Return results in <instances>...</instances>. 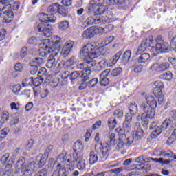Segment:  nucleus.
<instances>
[{
    "label": "nucleus",
    "mask_w": 176,
    "mask_h": 176,
    "mask_svg": "<svg viewBox=\"0 0 176 176\" xmlns=\"http://www.w3.org/2000/svg\"><path fill=\"white\" fill-rule=\"evenodd\" d=\"M104 48L98 47V43L91 42L86 44L81 50L80 54L84 57L85 61L76 66V69H82V71H74L70 74L69 80H76L81 79L84 82L89 80V75L96 71V65L97 63L94 58H97L102 54Z\"/></svg>",
    "instance_id": "f257e3e1"
},
{
    "label": "nucleus",
    "mask_w": 176,
    "mask_h": 176,
    "mask_svg": "<svg viewBox=\"0 0 176 176\" xmlns=\"http://www.w3.org/2000/svg\"><path fill=\"white\" fill-rule=\"evenodd\" d=\"M61 45H63V41L61 37L58 36H53L51 41L49 38L44 39L40 44L38 54L41 57H46L47 56L49 57L50 54H53L50 50L54 52L56 47H59Z\"/></svg>",
    "instance_id": "f03ea898"
},
{
    "label": "nucleus",
    "mask_w": 176,
    "mask_h": 176,
    "mask_svg": "<svg viewBox=\"0 0 176 176\" xmlns=\"http://www.w3.org/2000/svg\"><path fill=\"white\" fill-rule=\"evenodd\" d=\"M109 149V144L107 143H97L95 145V151H91L89 153V164H96L97 162H105L108 159Z\"/></svg>",
    "instance_id": "7ed1b4c3"
},
{
    "label": "nucleus",
    "mask_w": 176,
    "mask_h": 176,
    "mask_svg": "<svg viewBox=\"0 0 176 176\" xmlns=\"http://www.w3.org/2000/svg\"><path fill=\"white\" fill-rule=\"evenodd\" d=\"M74 157L71 155H67V153L63 152L56 158V164H57V168H65L67 170H74Z\"/></svg>",
    "instance_id": "20e7f679"
},
{
    "label": "nucleus",
    "mask_w": 176,
    "mask_h": 176,
    "mask_svg": "<svg viewBox=\"0 0 176 176\" xmlns=\"http://www.w3.org/2000/svg\"><path fill=\"white\" fill-rule=\"evenodd\" d=\"M105 2V0L91 1L87 6V14L94 16H98V14H102L108 10L107 6L102 5Z\"/></svg>",
    "instance_id": "39448f33"
},
{
    "label": "nucleus",
    "mask_w": 176,
    "mask_h": 176,
    "mask_svg": "<svg viewBox=\"0 0 176 176\" xmlns=\"http://www.w3.org/2000/svg\"><path fill=\"white\" fill-rule=\"evenodd\" d=\"M15 168L16 174H19L21 170V173H23L22 176H32L34 168H35V162H31L27 166H25V158H19L16 162Z\"/></svg>",
    "instance_id": "423d86ee"
},
{
    "label": "nucleus",
    "mask_w": 176,
    "mask_h": 176,
    "mask_svg": "<svg viewBox=\"0 0 176 176\" xmlns=\"http://www.w3.org/2000/svg\"><path fill=\"white\" fill-rule=\"evenodd\" d=\"M170 45L168 43L164 42L162 36H158L155 40L154 47L150 50L153 56H157L159 53H167Z\"/></svg>",
    "instance_id": "0eeeda50"
},
{
    "label": "nucleus",
    "mask_w": 176,
    "mask_h": 176,
    "mask_svg": "<svg viewBox=\"0 0 176 176\" xmlns=\"http://www.w3.org/2000/svg\"><path fill=\"white\" fill-rule=\"evenodd\" d=\"M129 111L131 116L127 114L125 116V121L123 124L124 129L128 133L130 131V130H131V122L133 120L132 116H135V115L138 113V106L135 102H133L129 104Z\"/></svg>",
    "instance_id": "6e6552de"
},
{
    "label": "nucleus",
    "mask_w": 176,
    "mask_h": 176,
    "mask_svg": "<svg viewBox=\"0 0 176 176\" xmlns=\"http://www.w3.org/2000/svg\"><path fill=\"white\" fill-rule=\"evenodd\" d=\"M13 163H14V159L10 157L9 153L3 155L0 160V164L3 165V167L0 166V176L4 173L8 174V171L12 173V166H13Z\"/></svg>",
    "instance_id": "1a4fd4ad"
},
{
    "label": "nucleus",
    "mask_w": 176,
    "mask_h": 176,
    "mask_svg": "<svg viewBox=\"0 0 176 176\" xmlns=\"http://www.w3.org/2000/svg\"><path fill=\"white\" fill-rule=\"evenodd\" d=\"M168 127H171V129H174L175 127V124L173 120L171 119H166L161 124V126H157L151 133V137L152 139L157 138L160 134H162V131H164V130H167Z\"/></svg>",
    "instance_id": "9d476101"
},
{
    "label": "nucleus",
    "mask_w": 176,
    "mask_h": 176,
    "mask_svg": "<svg viewBox=\"0 0 176 176\" xmlns=\"http://www.w3.org/2000/svg\"><path fill=\"white\" fill-rule=\"evenodd\" d=\"M111 20H112V16L98 14V16L94 18H93V16H89L85 22V24H87V25H93V24H105L106 23H111Z\"/></svg>",
    "instance_id": "9b49d317"
},
{
    "label": "nucleus",
    "mask_w": 176,
    "mask_h": 176,
    "mask_svg": "<svg viewBox=\"0 0 176 176\" xmlns=\"http://www.w3.org/2000/svg\"><path fill=\"white\" fill-rule=\"evenodd\" d=\"M163 87H164V84L162 81H156L154 83L153 92L156 100L158 101L159 105H162L164 102V95H163V92L162 91Z\"/></svg>",
    "instance_id": "f8f14e48"
},
{
    "label": "nucleus",
    "mask_w": 176,
    "mask_h": 176,
    "mask_svg": "<svg viewBox=\"0 0 176 176\" xmlns=\"http://www.w3.org/2000/svg\"><path fill=\"white\" fill-rule=\"evenodd\" d=\"M141 108L145 112L142 114V122L144 124H148V123H149L148 119H153V118H155V109L148 107L146 103H142Z\"/></svg>",
    "instance_id": "ddd939ff"
},
{
    "label": "nucleus",
    "mask_w": 176,
    "mask_h": 176,
    "mask_svg": "<svg viewBox=\"0 0 176 176\" xmlns=\"http://www.w3.org/2000/svg\"><path fill=\"white\" fill-rule=\"evenodd\" d=\"M61 50V45L59 47H56L54 50H50V52H51L50 55L48 56V60L47 62L46 67L47 68H54L56 65H57V62L56 60H58V53Z\"/></svg>",
    "instance_id": "4468645a"
},
{
    "label": "nucleus",
    "mask_w": 176,
    "mask_h": 176,
    "mask_svg": "<svg viewBox=\"0 0 176 176\" xmlns=\"http://www.w3.org/2000/svg\"><path fill=\"white\" fill-rule=\"evenodd\" d=\"M155 46V40L153 38L151 39H146L142 42V43L139 45L138 50L136 52V55L138 56L145 52L148 47H153Z\"/></svg>",
    "instance_id": "2eb2a0df"
},
{
    "label": "nucleus",
    "mask_w": 176,
    "mask_h": 176,
    "mask_svg": "<svg viewBox=\"0 0 176 176\" xmlns=\"http://www.w3.org/2000/svg\"><path fill=\"white\" fill-rule=\"evenodd\" d=\"M116 131L118 133L119 138L116 149V151H120L121 149H123L126 145H127L126 143V133H124L123 129L120 128H118Z\"/></svg>",
    "instance_id": "dca6fc26"
},
{
    "label": "nucleus",
    "mask_w": 176,
    "mask_h": 176,
    "mask_svg": "<svg viewBox=\"0 0 176 176\" xmlns=\"http://www.w3.org/2000/svg\"><path fill=\"white\" fill-rule=\"evenodd\" d=\"M37 30L39 32H43V36L46 38L52 35V26L45 22H40L37 25Z\"/></svg>",
    "instance_id": "f3484780"
},
{
    "label": "nucleus",
    "mask_w": 176,
    "mask_h": 176,
    "mask_svg": "<svg viewBox=\"0 0 176 176\" xmlns=\"http://www.w3.org/2000/svg\"><path fill=\"white\" fill-rule=\"evenodd\" d=\"M74 157V163L76 162V167L80 171H85L86 170V160L83 158L82 155H76Z\"/></svg>",
    "instance_id": "a211bd4d"
},
{
    "label": "nucleus",
    "mask_w": 176,
    "mask_h": 176,
    "mask_svg": "<svg viewBox=\"0 0 176 176\" xmlns=\"http://www.w3.org/2000/svg\"><path fill=\"white\" fill-rule=\"evenodd\" d=\"M74 43L72 41H66L61 49V51H60L61 56H63L64 57H67V56H68V54L71 53V50L74 49Z\"/></svg>",
    "instance_id": "6ab92c4d"
},
{
    "label": "nucleus",
    "mask_w": 176,
    "mask_h": 176,
    "mask_svg": "<svg viewBox=\"0 0 176 176\" xmlns=\"http://www.w3.org/2000/svg\"><path fill=\"white\" fill-rule=\"evenodd\" d=\"M98 34H100L98 28L90 27L84 31L82 37L85 39H91L94 35H98Z\"/></svg>",
    "instance_id": "aec40b11"
},
{
    "label": "nucleus",
    "mask_w": 176,
    "mask_h": 176,
    "mask_svg": "<svg viewBox=\"0 0 176 176\" xmlns=\"http://www.w3.org/2000/svg\"><path fill=\"white\" fill-rule=\"evenodd\" d=\"M56 20V18L54 15H52L50 14H45V12H42L40 14V21L41 23H54Z\"/></svg>",
    "instance_id": "412c9836"
},
{
    "label": "nucleus",
    "mask_w": 176,
    "mask_h": 176,
    "mask_svg": "<svg viewBox=\"0 0 176 176\" xmlns=\"http://www.w3.org/2000/svg\"><path fill=\"white\" fill-rule=\"evenodd\" d=\"M105 138H107L109 142L110 146H115L118 142L116 141V134L112 131H108L104 135Z\"/></svg>",
    "instance_id": "4be33fe9"
},
{
    "label": "nucleus",
    "mask_w": 176,
    "mask_h": 176,
    "mask_svg": "<svg viewBox=\"0 0 176 176\" xmlns=\"http://www.w3.org/2000/svg\"><path fill=\"white\" fill-rule=\"evenodd\" d=\"M146 102L148 105L149 108H151V109H156V107H157V101L155 96H147L146 98Z\"/></svg>",
    "instance_id": "5701e85b"
},
{
    "label": "nucleus",
    "mask_w": 176,
    "mask_h": 176,
    "mask_svg": "<svg viewBox=\"0 0 176 176\" xmlns=\"http://www.w3.org/2000/svg\"><path fill=\"white\" fill-rule=\"evenodd\" d=\"M73 149L75 153L73 155V157H76V155H80V152H82L84 149L83 144L81 142H76L74 144Z\"/></svg>",
    "instance_id": "b1692460"
},
{
    "label": "nucleus",
    "mask_w": 176,
    "mask_h": 176,
    "mask_svg": "<svg viewBox=\"0 0 176 176\" xmlns=\"http://www.w3.org/2000/svg\"><path fill=\"white\" fill-rule=\"evenodd\" d=\"M36 160L37 164H38V167H40V168H42V167H43V166H45V164H46L47 157L42 154H39L36 157Z\"/></svg>",
    "instance_id": "393cba45"
},
{
    "label": "nucleus",
    "mask_w": 176,
    "mask_h": 176,
    "mask_svg": "<svg viewBox=\"0 0 176 176\" xmlns=\"http://www.w3.org/2000/svg\"><path fill=\"white\" fill-rule=\"evenodd\" d=\"M131 57V50H127L126 51L122 56L121 58V63L124 65L125 64H127L129 61H130V58Z\"/></svg>",
    "instance_id": "a878e982"
},
{
    "label": "nucleus",
    "mask_w": 176,
    "mask_h": 176,
    "mask_svg": "<svg viewBox=\"0 0 176 176\" xmlns=\"http://www.w3.org/2000/svg\"><path fill=\"white\" fill-rule=\"evenodd\" d=\"M120 56H122V52H118L116 53L111 59L110 62L108 63L107 65L108 67H113L118 61H119V58H120Z\"/></svg>",
    "instance_id": "bb28decb"
},
{
    "label": "nucleus",
    "mask_w": 176,
    "mask_h": 176,
    "mask_svg": "<svg viewBox=\"0 0 176 176\" xmlns=\"http://www.w3.org/2000/svg\"><path fill=\"white\" fill-rule=\"evenodd\" d=\"M59 7L60 4L55 3L48 7L47 12L48 13H51V15L54 16L56 13H58Z\"/></svg>",
    "instance_id": "cd10ccee"
},
{
    "label": "nucleus",
    "mask_w": 176,
    "mask_h": 176,
    "mask_svg": "<svg viewBox=\"0 0 176 176\" xmlns=\"http://www.w3.org/2000/svg\"><path fill=\"white\" fill-rule=\"evenodd\" d=\"M149 58H151V55L148 53H144L138 58V63L139 64H145L149 61Z\"/></svg>",
    "instance_id": "c85d7f7f"
},
{
    "label": "nucleus",
    "mask_w": 176,
    "mask_h": 176,
    "mask_svg": "<svg viewBox=\"0 0 176 176\" xmlns=\"http://www.w3.org/2000/svg\"><path fill=\"white\" fill-rule=\"evenodd\" d=\"M99 34H108V32H111L112 30H113V25L108 24L105 26V28H98Z\"/></svg>",
    "instance_id": "c756f323"
},
{
    "label": "nucleus",
    "mask_w": 176,
    "mask_h": 176,
    "mask_svg": "<svg viewBox=\"0 0 176 176\" xmlns=\"http://www.w3.org/2000/svg\"><path fill=\"white\" fill-rule=\"evenodd\" d=\"M43 64H45V61L42 58H36L34 60L30 62V65H32V67H35L36 68L43 65Z\"/></svg>",
    "instance_id": "7c9ffc66"
},
{
    "label": "nucleus",
    "mask_w": 176,
    "mask_h": 176,
    "mask_svg": "<svg viewBox=\"0 0 176 176\" xmlns=\"http://www.w3.org/2000/svg\"><path fill=\"white\" fill-rule=\"evenodd\" d=\"M58 171H54L52 176H68V172L65 168H57Z\"/></svg>",
    "instance_id": "2f4dec72"
},
{
    "label": "nucleus",
    "mask_w": 176,
    "mask_h": 176,
    "mask_svg": "<svg viewBox=\"0 0 176 176\" xmlns=\"http://www.w3.org/2000/svg\"><path fill=\"white\" fill-rule=\"evenodd\" d=\"M10 90L17 96L21 91V85L20 84H11L10 85Z\"/></svg>",
    "instance_id": "473e14b6"
},
{
    "label": "nucleus",
    "mask_w": 176,
    "mask_h": 176,
    "mask_svg": "<svg viewBox=\"0 0 176 176\" xmlns=\"http://www.w3.org/2000/svg\"><path fill=\"white\" fill-rule=\"evenodd\" d=\"M13 16L14 14L12 10H5L0 12L1 19H12Z\"/></svg>",
    "instance_id": "72a5a7b5"
},
{
    "label": "nucleus",
    "mask_w": 176,
    "mask_h": 176,
    "mask_svg": "<svg viewBox=\"0 0 176 176\" xmlns=\"http://www.w3.org/2000/svg\"><path fill=\"white\" fill-rule=\"evenodd\" d=\"M107 123L110 130H113V129H115L118 124L116 122V118H115V117H111L109 118Z\"/></svg>",
    "instance_id": "f704fd0d"
},
{
    "label": "nucleus",
    "mask_w": 176,
    "mask_h": 176,
    "mask_svg": "<svg viewBox=\"0 0 176 176\" xmlns=\"http://www.w3.org/2000/svg\"><path fill=\"white\" fill-rule=\"evenodd\" d=\"M59 30L60 31H66L69 28V22L68 21H63L59 23Z\"/></svg>",
    "instance_id": "c9c22d12"
},
{
    "label": "nucleus",
    "mask_w": 176,
    "mask_h": 176,
    "mask_svg": "<svg viewBox=\"0 0 176 176\" xmlns=\"http://www.w3.org/2000/svg\"><path fill=\"white\" fill-rule=\"evenodd\" d=\"M132 134L135 140H141V138H142V135H144V131L142 129L134 131Z\"/></svg>",
    "instance_id": "e433bc0d"
},
{
    "label": "nucleus",
    "mask_w": 176,
    "mask_h": 176,
    "mask_svg": "<svg viewBox=\"0 0 176 176\" xmlns=\"http://www.w3.org/2000/svg\"><path fill=\"white\" fill-rule=\"evenodd\" d=\"M135 162V163H149V162H151V159L142 155L137 157Z\"/></svg>",
    "instance_id": "4c0bfd02"
},
{
    "label": "nucleus",
    "mask_w": 176,
    "mask_h": 176,
    "mask_svg": "<svg viewBox=\"0 0 176 176\" xmlns=\"http://www.w3.org/2000/svg\"><path fill=\"white\" fill-rule=\"evenodd\" d=\"M43 82V78L42 77L38 76L36 77V78H33L32 81V85L33 86H35V87H38V86H40V85Z\"/></svg>",
    "instance_id": "58836bf2"
},
{
    "label": "nucleus",
    "mask_w": 176,
    "mask_h": 176,
    "mask_svg": "<svg viewBox=\"0 0 176 176\" xmlns=\"http://www.w3.org/2000/svg\"><path fill=\"white\" fill-rule=\"evenodd\" d=\"M115 40V36H110L104 39V41L102 42V46H108L110 43H112L113 41Z\"/></svg>",
    "instance_id": "ea45409f"
},
{
    "label": "nucleus",
    "mask_w": 176,
    "mask_h": 176,
    "mask_svg": "<svg viewBox=\"0 0 176 176\" xmlns=\"http://www.w3.org/2000/svg\"><path fill=\"white\" fill-rule=\"evenodd\" d=\"M8 134H9V128H5L0 131V142L2 140H5V138Z\"/></svg>",
    "instance_id": "a19ab883"
},
{
    "label": "nucleus",
    "mask_w": 176,
    "mask_h": 176,
    "mask_svg": "<svg viewBox=\"0 0 176 176\" xmlns=\"http://www.w3.org/2000/svg\"><path fill=\"white\" fill-rule=\"evenodd\" d=\"M32 79H34V77H29L25 78L22 82V86H23V87L31 86V85H32Z\"/></svg>",
    "instance_id": "79ce46f5"
},
{
    "label": "nucleus",
    "mask_w": 176,
    "mask_h": 176,
    "mask_svg": "<svg viewBox=\"0 0 176 176\" xmlns=\"http://www.w3.org/2000/svg\"><path fill=\"white\" fill-rule=\"evenodd\" d=\"M58 13H59V14H61V16H65L68 14V10L65 8L63 7V6L59 5Z\"/></svg>",
    "instance_id": "37998d69"
},
{
    "label": "nucleus",
    "mask_w": 176,
    "mask_h": 176,
    "mask_svg": "<svg viewBox=\"0 0 176 176\" xmlns=\"http://www.w3.org/2000/svg\"><path fill=\"white\" fill-rule=\"evenodd\" d=\"M175 155H174V153L171 151H170V150L165 151L164 150L163 157H168V159H174Z\"/></svg>",
    "instance_id": "c03bdc74"
},
{
    "label": "nucleus",
    "mask_w": 176,
    "mask_h": 176,
    "mask_svg": "<svg viewBox=\"0 0 176 176\" xmlns=\"http://www.w3.org/2000/svg\"><path fill=\"white\" fill-rule=\"evenodd\" d=\"M70 77L71 73H69V72L68 71L64 72L61 75V78L65 82H68V80H69Z\"/></svg>",
    "instance_id": "a18cd8bd"
},
{
    "label": "nucleus",
    "mask_w": 176,
    "mask_h": 176,
    "mask_svg": "<svg viewBox=\"0 0 176 176\" xmlns=\"http://www.w3.org/2000/svg\"><path fill=\"white\" fill-rule=\"evenodd\" d=\"M98 82V79H97L96 78H93L91 80H90L87 83V86L88 87H94L97 83Z\"/></svg>",
    "instance_id": "49530a36"
},
{
    "label": "nucleus",
    "mask_w": 176,
    "mask_h": 176,
    "mask_svg": "<svg viewBox=\"0 0 176 176\" xmlns=\"http://www.w3.org/2000/svg\"><path fill=\"white\" fill-rule=\"evenodd\" d=\"M98 67L100 69H104V68H106L107 67H108V63H107V60L103 59L100 60L99 63H98Z\"/></svg>",
    "instance_id": "de8ad7c7"
},
{
    "label": "nucleus",
    "mask_w": 176,
    "mask_h": 176,
    "mask_svg": "<svg viewBox=\"0 0 176 176\" xmlns=\"http://www.w3.org/2000/svg\"><path fill=\"white\" fill-rule=\"evenodd\" d=\"M154 156L163 157L164 155V150L163 148H157L153 151Z\"/></svg>",
    "instance_id": "09e8293b"
},
{
    "label": "nucleus",
    "mask_w": 176,
    "mask_h": 176,
    "mask_svg": "<svg viewBox=\"0 0 176 176\" xmlns=\"http://www.w3.org/2000/svg\"><path fill=\"white\" fill-rule=\"evenodd\" d=\"M113 118H115V119H116V118H118V119H120V118H123V111L120 109L116 110L113 113Z\"/></svg>",
    "instance_id": "8fccbe9b"
},
{
    "label": "nucleus",
    "mask_w": 176,
    "mask_h": 176,
    "mask_svg": "<svg viewBox=\"0 0 176 176\" xmlns=\"http://www.w3.org/2000/svg\"><path fill=\"white\" fill-rule=\"evenodd\" d=\"M120 74H122V68L120 67H117L111 72L112 76H119Z\"/></svg>",
    "instance_id": "3c124183"
},
{
    "label": "nucleus",
    "mask_w": 176,
    "mask_h": 176,
    "mask_svg": "<svg viewBox=\"0 0 176 176\" xmlns=\"http://www.w3.org/2000/svg\"><path fill=\"white\" fill-rule=\"evenodd\" d=\"M134 140H135V138H134L133 135L131 133V135L129 136L126 140L125 144H126V146L131 145V144L134 142Z\"/></svg>",
    "instance_id": "603ef678"
},
{
    "label": "nucleus",
    "mask_w": 176,
    "mask_h": 176,
    "mask_svg": "<svg viewBox=\"0 0 176 176\" xmlns=\"http://www.w3.org/2000/svg\"><path fill=\"white\" fill-rule=\"evenodd\" d=\"M100 86H108V85H109V79H108V78H100Z\"/></svg>",
    "instance_id": "864d4df0"
},
{
    "label": "nucleus",
    "mask_w": 176,
    "mask_h": 176,
    "mask_svg": "<svg viewBox=\"0 0 176 176\" xmlns=\"http://www.w3.org/2000/svg\"><path fill=\"white\" fill-rule=\"evenodd\" d=\"M1 120L3 122H8V120H9V112H8L7 111H3L1 115Z\"/></svg>",
    "instance_id": "5fc2aeb1"
},
{
    "label": "nucleus",
    "mask_w": 176,
    "mask_h": 176,
    "mask_svg": "<svg viewBox=\"0 0 176 176\" xmlns=\"http://www.w3.org/2000/svg\"><path fill=\"white\" fill-rule=\"evenodd\" d=\"M162 78L164 80H171L173 79V74L170 72H168L162 75Z\"/></svg>",
    "instance_id": "6e6d98bb"
},
{
    "label": "nucleus",
    "mask_w": 176,
    "mask_h": 176,
    "mask_svg": "<svg viewBox=\"0 0 176 176\" xmlns=\"http://www.w3.org/2000/svg\"><path fill=\"white\" fill-rule=\"evenodd\" d=\"M170 67V63H163L160 65V71H166V69H168Z\"/></svg>",
    "instance_id": "4d7b16f0"
},
{
    "label": "nucleus",
    "mask_w": 176,
    "mask_h": 176,
    "mask_svg": "<svg viewBox=\"0 0 176 176\" xmlns=\"http://www.w3.org/2000/svg\"><path fill=\"white\" fill-rule=\"evenodd\" d=\"M27 53H28V49H27V47H23L20 53V57L21 58H24L25 56H27Z\"/></svg>",
    "instance_id": "13d9d810"
},
{
    "label": "nucleus",
    "mask_w": 176,
    "mask_h": 176,
    "mask_svg": "<svg viewBox=\"0 0 176 176\" xmlns=\"http://www.w3.org/2000/svg\"><path fill=\"white\" fill-rule=\"evenodd\" d=\"M10 107L11 108V111H19V109H20V108L17 107H20V104H16V102H12L10 104Z\"/></svg>",
    "instance_id": "bf43d9fd"
},
{
    "label": "nucleus",
    "mask_w": 176,
    "mask_h": 176,
    "mask_svg": "<svg viewBox=\"0 0 176 176\" xmlns=\"http://www.w3.org/2000/svg\"><path fill=\"white\" fill-rule=\"evenodd\" d=\"M6 38V30H0V42Z\"/></svg>",
    "instance_id": "052dcab7"
},
{
    "label": "nucleus",
    "mask_w": 176,
    "mask_h": 176,
    "mask_svg": "<svg viewBox=\"0 0 176 176\" xmlns=\"http://www.w3.org/2000/svg\"><path fill=\"white\" fill-rule=\"evenodd\" d=\"M16 72H21L23 71V65L21 63H16L14 67Z\"/></svg>",
    "instance_id": "680f3d73"
},
{
    "label": "nucleus",
    "mask_w": 176,
    "mask_h": 176,
    "mask_svg": "<svg viewBox=\"0 0 176 176\" xmlns=\"http://www.w3.org/2000/svg\"><path fill=\"white\" fill-rule=\"evenodd\" d=\"M142 68H143L142 65H135V66L133 68V71L136 74H140V72H141V71H142Z\"/></svg>",
    "instance_id": "e2e57ef3"
},
{
    "label": "nucleus",
    "mask_w": 176,
    "mask_h": 176,
    "mask_svg": "<svg viewBox=\"0 0 176 176\" xmlns=\"http://www.w3.org/2000/svg\"><path fill=\"white\" fill-rule=\"evenodd\" d=\"M49 95V91L47 89H43L41 91V98H45Z\"/></svg>",
    "instance_id": "0e129e2a"
},
{
    "label": "nucleus",
    "mask_w": 176,
    "mask_h": 176,
    "mask_svg": "<svg viewBox=\"0 0 176 176\" xmlns=\"http://www.w3.org/2000/svg\"><path fill=\"white\" fill-rule=\"evenodd\" d=\"M109 72H111V69H107L104 71H103L100 76V78H107V76L109 74Z\"/></svg>",
    "instance_id": "69168bd1"
},
{
    "label": "nucleus",
    "mask_w": 176,
    "mask_h": 176,
    "mask_svg": "<svg viewBox=\"0 0 176 176\" xmlns=\"http://www.w3.org/2000/svg\"><path fill=\"white\" fill-rule=\"evenodd\" d=\"M170 116L172 117V119H173V120H172L173 122V124L176 126V110H173L170 112Z\"/></svg>",
    "instance_id": "338daca9"
},
{
    "label": "nucleus",
    "mask_w": 176,
    "mask_h": 176,
    "mask_svg": "<svg viewBox=\"0 0 176 176\" xmlns=\"http://www.w3.org/2000/svg\"><path fill=\"white\" fill-rule=\"evenodd\" d=\"M151 71H157L160 69V65L158 63H154L150 67Z\"/></svg>",
    "instance_id": "774afa93"
}]
</instances>
